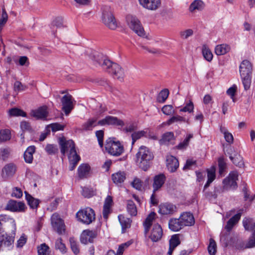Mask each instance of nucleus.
Listing matches in <instances>:
<instances>
[{
    "label": "nucleus",
    "instance_id": "obj_46",
    "mask_svg": "<svg viewBox=\"0 0 255 255\" xmlns=\"http://www.w3.org/2000/svg\"><path fill=\"white\" fill-rule=\"evenodd\" d=\"M146 132L144 130H140L138 131H134L131 134L132 142L131 144L133 145L135 142L140 138L141 137L144 136Z\"/></svg>",
    "mask_w": 255,
    "mask_h": 255
},
{
    "label": "nucleus",
    "instance_id": "obj_4",
    "mask_svg": "<svg viewBox=\"0 0 255 255\" xmlns=\"http://www.w3.org/2000/svg\"><path fill=\"white\" fill-rule=\"evenodd\" d=\"M114 139L113 138H109L107 139L105 148L110 154L118 156L124 152V148L123 145L119 141H115Z\"/></svg>",
    "mask_w": 255,
    "mask_h": 255
},
{
    "label": "nucleus",
    "instance_id": "obj_34",
    "mask_svg": "<svg viewBox=\"0 0 255 255\" xmlns=\"http://www.w3.org/2000/svg\"><path fill=\"white\" fill-rule=\"evenodd\" d=\"M126 208L128 214L130 216L135 217L137 215V208L133 201L131 200L127 201Z\"/></svg>",
    "mask_w": 255,
    "mask_h": 255
},
{
    "label": "nucleus",
    "instance_id": "obj_18",
    "mask_svg": "<svg viewBox=\"0 0 255 255\" xmlns=\"http://www.w3.org/2000/svg\"><path fill=\"white\" fill-rule=\"evenodd\" d=\"M253 66L251 63L247 60H243L240 66L241 76H252Z\"/></svg>",
    "mask_w": 255,
    "mask_h": 255
},
{
    "label": "nucleus",
    "instance_id": "obj_5",
    "mask_svg": "<svg viewBox=\"0 0 255 255\" xmlns=\"http://www.w3.org/2000/svg\"><path fill=\"white\" fill-rule=\"evenodd\" d=\"M78 221L85 225H89L95 220V213L93 209L87 207L79 210L76 213Z\"/></svg>",
    "mask_w": 255,
    "mask_h": 255
},
{
    "label": "nucleus",
    "instance_id": "obj_14",
    "mask_svg": "<svg viewBox=\"0 0 255 255\" xmlns=\"http://www.w3.org/2000/svg\"><path fill=\"white\" fill-rule=\"evenodd\" d=\"M98 124L100 126L117 125L123 127L125 125L124 122L122 120L111 116H107L105 118L99 121Z\"/></svg>",
    "mask_w": 255,
    "mask_h": 255
},
{
    "label": "nucleus",
    "instance_id": "obj_60",
    "mask_svg": "<svg viewBox=\"0 0 255 255\" xmlns=\"http://www.w3.org/2000/svg\"><path fill=\"white\" fill-rule=\"evenodd\" d=\"M45 149L49 154H54L58 151L56 146L53 144H47Z\"/></svg>",
    "mask_w": 255,
    "mask_h": 255
},
{
    "label": "nucleus",
    "instance_id": "obj_19",
    "mask_svg": "<svg viewBox=\"0 0 255 255\" xmlns=\"http://www.w3.org/2000/svg\"><path fill=\"white\" fill-rule=\"evenodd\" d=\"M162 229L158 224H154L152 227L150 239L152 242H156L160 240L162 236Z\"/></svg>",
    "mask_w": 255,
    "mask_h": 255
},
{
    "label": "nucleus",
    "instance_id": "obj_43",
    "mask_svg": "<svg viewBox=\"0 0 255 255\" xmlns=\"http://www.w3.org/2000/svg\"><path fill=\"white\" fill-rule=\"evenodd\" d=\"M219 173L221 176H223L227 168V164L222 157L218 159Z\"/></svg>",
    "mask_w": 255,
    "mask_h": 255
},
{
    "label": "nucleus",
    "instance_id": "obj_61",
    "mask_svg": "<svg viewBox=\"0 0 255 255\" xmlns=\"http://www.w3.org/2000/svg\"><path fill=\"white\" fill-rule=\"evenodd\" d=\"M55 248L62 252L65 251L66 247L65 244L62 242L61 238H59L56 240L55 242Z\"/></svg>",
    "mask_w": 255,
    "mask_h": 255
},
{
    "label": "nucleus",
    "instance_id": "obj_44",
    "mask_svg": "<svg viewBox=\"0 0 255 255\" xmlns=\"http://www.w3.org/2000/svg\"><path fill=\"white\" fill-rule=\"evenodd\" d=\"M241 77L244 90L245 91L249 90L251 85L252 76H241Z\"/></svg>",
    "mask_w": 255,
    "mask_h": 255
},
{
    "label": "nucleus",
    "instance_id": "obj_31",
    "mask_svg": "<svg viewBox=\"0 0 255 255\" xmlns=\"http://www.w3.org/2000/svg\"><path fill=\"white\" fill-rule=\"evenodd\" d=\"M175 140L174 133L173 132H167L164 133L162 138L160 140V143L163 144H168L172 143Z\"/></svg>",
    "mask_w": 255,
    "mask_h": 255
},
{
    "label": "nucleus",
    "instance_id": "obj_53",
    "mask_svg": "<svg viewBox=\"0 0 255 255\" xmlns=\"http://www.w3.org/2000/svg\"><path fill=\"white\" fill-rule=\"evenodd\" d=\"M13 88L15 92H18L25 91L27 89V87L22 84L20 82L17 81L14 83Z\"/></svg>",
    "mask_w": 255,
    "mask_h": 255
},
{
    "label": "nucleus",
    "instance_id": "obj_23",
    "mask_svg": "<svg viewBox=\"0 0 255 255\" xmlns=\"http://www.w3.org/2000/svg\"><path fill=\"white\" fill-rule=\"evenodd\" d=\"M91 167L88 164L83 163L78 168V175L80 179H84L90 176Z\"/></svg>",
    "mask_w": 255,
    "mask_h": 255
},
{
    "label": "nucleus",
    "instance_id": "obj_47",
    "mask_svg": "<svg viewBox=\"0 0 255 255\" xmlns=\"http://www.w3.org/2000/svg\"><path fill=\"white\" fill-rule=\"evenodd\" d=\"M8 113L11 116H21L23 117H26V113L23 111L18 108H12L9 110Z\"/></svg>",
    "mask_w": 255,
    "mask_h": 255
},
{
    "label": "nucleus",
    "instance_id": "obj_21",
    "mask_svg": "<svg viewBox=\"0 0 255 255\" xmlns=\"http://www.w3.org/2000/svg\"><path fill=\"white\" fill-rule=\"evenodd\" d=\"M179 219L184 227L185 226H192L195 223L194 216L190 212H184L182 213L180 215Z\"/></svg>",
    "mask_w": 255,
    "mask_h": 255
},
{
    "label": "nucleus",
    "instance_id": "obj_26",
    "mask_svg": "<svg viewBox=\"0 0 255 255\" xmlns=\"http://www.w3.org/2000/svg\"><path fill=\"white\" fill-rule=\"evenodd\" d=\"M205 4L201 0H195L190 5L189 10L191 13L201 11L204 8Z\"/></svg>",
    "mask_w": 255,
    "mask_h": 255
},
{
    "label": "nucleus",
    "instance_id": "obj_62",
    "mask_svg": "<svg viewBox=\"0 0 255 255\" xmlns=\"http://www.w3.org/2000/svg\"><path fill=\"white\" fill-rule=\"evenodd\" d=\"M132 186L133 188L138 190H141L142 184L141 181L138 178H135L132 181Z\"/></svg>",
    "mask_w": 255,
    "mask_h": 255
},
{
    "label": "nucleus",
    "instance_id": "obj_63",
    "mask_svg": "<svg viewBox=\"0 0 255 255\" xmlns=\"http://www.w3.org/2000/svg\"><path fill=\"white\" fill-rule=\"evenodd\" d=\"M193 34V31L191 29H188L181 31L180 33V36L183 39H187L189 37L192 36Z\"/></svg>",
    "mask_w": 255,
    "mask_h": 255
},
{
    "label": "nucleus",
    "instance_id": "obj_7",
    "mask_svg": "<svg viewBox=\"0 0 255 255\" xmlns=\"http://www.w3.org/2000/svg\"><path fill=\"white\" fill-rule=\"evenodd\" d=\"M243 224L246 230L252 231L253 233L248 243L246 244L245 247H243L241 248L245 249L255 247V222L252 223V219L246 218L243 220Z\"/></svg>",
    "mask_w": 255,
    "mask_h": 255
},
{
    "label": "nucleus",
    "instance_id": "obj_36",
    "mask_svg": "<svg viewBox=\"0 0 255 255\" xmlns=\"http://www.w3.org/2000/svg\"><path fill=\"white\" fill-rule=\"evenodd\" d=\"M118 219L122 226L123 231L126 230L127 229L129 228L130 227L131 220L130 219L126 218L123 215H119Z\"/></svg>",
    "mask_w": 255,
    "mask_h": 255
},
{
    "label": "nucleus",
    "instance_id": "obj_41",
    "mask_svg": "<svg viewBox=\"0 0 255 255\" xmlns=\"http://www.w3.org/2000/svg\"><path fill=\"white\" fill-rule=\"evenodd\" d=\"M220 131L224 134L226 141L231 144L233 142L234 137L232 134L228 132V130L224 127H220Z\"/></svg>",
    "mask_w": 255,
    "mask_h": 255
},
{
    "label": "nucleus",
    "instance_id": "obj_8",
    "mask_svg": "<svg viewBox=\"0 0 255 255\" xmlns=\"http://www.w3.org/2000/svg\"><path fill=\"white\" fill-rule=\"evenodd\" d=\"M238 176L237 171H231L223 181V189L226 190L236 189L238 186L236 181L238 180Z\"/></svg>",
    "mask_w": 255,
    "mask_h": 255
},
{
    "label": "nucleus",
    "instance_id": "obj_3",
    "mask_svg": "<svg viewBox=\"0 0 255 255\" xmlns=\"http://www.w3.org/2000/svg\"><path fill=\"white\" fill-rule=\"evenodd\" d=\"M102 11L103 22L110 29H116L118 26V23L111 7L109 5H104Z\"/></svg>",
    "mask_w": 255,
    "mask_h": 255
},
{
    "label": "nucleus",
    "instance_id": "obj_55",
    "mask_svg": "<svg viewBox=\"0 0 255 255\" xmlns=\"http://www.w3.org/2000/svg\"><path fill=\"white\" fill-rule=\"evenodd\" d=\"M215 172L216 168L215 166H212L210 169H207V177L210 182H213L215 179Z\"/></svg>",
    "mask_w": 255,
    "mask_h": 255
},
{
    "label": "nucleus",
    "instance_id": "obj_49",
    "mask_svg": "<svg viewBox=\"0 0 255 255\" xmlns=\"http://www.w3.org/2000/svg\"><path fill=\"white\" fill-rule=\"evenodd\" d=\"M169 95V91L167 89H164L160 91L157 97V100L159 102L163 103L167 99Z\"/></svg>",
    "mask_w": 255,
    "mask_h": 255
},
{
    "label": "nucleus",
    "instance_id": "obj_20",
    "mask_svg": "<svg viewBox=\"0 0 255 255\" xmlns=\"http://www.w3.org/2000/svg\"><path fill=\"white\" fill-rule=\"evenodd\" d=\"M166 167L170 172H174L179 167L178 159L172 155L166 156Z\"/></svg>",
    "mask_w": 255,
    "mask_h": 255
},
{
    "label": "nucleus",
    "instance_id": "obj_16",
    "mask_svg": "<svg viewBox=\"0 0 255 255\" xmlns=\"http://www.w3.org/2000/svg\"><path fill=\"white\" fill-rule=\"evenodd\" d=\"M166 179V177L163 173L154 176L152 184L153 193H155L161 188L165 183Z\"/></svg>",
    "mask_w": 255,
    "mask_h": 255
},
{
    "label": "nucleus",
    "instance_id": "obj_28",
    "mask_svg": "<svg viewBox=\"0 0 255 255\" xmlns=\"http://www.w3.org/2000/svg\"><path fill=\"white\" fill-rule=\"evenodd\" d=\"M99 125L98 124L97 119L95 118L89 119L86 122L83 124L82 128L83 130H92L93 128Z\"/></svg>",
    "mask_w": 255,
    "mask_h": 255
},
{
    "label": "nucleus",
    "instance_id": "obj_35",
    "mask_svg": "<svg viewBox=\"0 0 255 255\" xmlns=\"http://www.w3.org/2000/svg\"><path fill=\"white\" fill-rule=\"evenodd\" d=\"M126 178V174L125 172L119 171L112 175V179L113 182L116 184H121Z\"/></svg>",
    "mask_w": 255,
    "mask_h": 255
},
{
    "label": "nucleus",
    "instance_id": "obj_42",
    "mask_svg": "<svg viewBox=\"0 0 255 255\" xmlns=\"http://www.w3.org/2000/svg\"><path fill=\"white\" fill-rule=\"evenodd\" d=\"M16 167L15 165L10 163L6 165L2 169V172H5L7 176H12L15 173Z\"/></svg>",
    "mask_w": 255,
    "mask_h": 255
},
{
    "label": "nucleus",
    "instance_id": "obj_64",
    "mask_svg": "<svg viewBox=\"0 0 255 255\" xmlns=\"http://www.w3.org/2000/svg\"><path fill=\"white\" fill-rule=\"evenodd\" d=\"M236 90L237 87L236 86H233L228 89L227 91V94L231 97L234 102H235L234 97L236 92Z\"/></svg>",
    "mask_w": 255,
    "mask_h": 255
},
{
    "label": "nucleus",
    "instance_id": "obj_54",
    "mask_svg": "<svg viewBox=\"0 0 255 255\" xmlns=\"http://www.w3.org/2000/svg\"><path fill=\"white\" fill-rule=\"evenodd\" d=\"M202 54L204 58L208 61H211L213 59V54L209 48L204 47L202 49Z\"/></svg>",
    "mask_w": 255,
    "mask_h": 255
},
{
    "label": "nucleus",
    "instance_id": "obj_13",
    "mask_svg": "<svg viewBox=\"0 0 255 255\" xmlns=\"http://www.w3.org/2000/svg\"><path fill=\"white\" fill-rule=\"evenodd\" d=\"M97 236V232L95 230H85L81 234L80 240L84 244L93 243Z\"/></svg>",
    "mask_w": 255,
    "mask_h": 255
},
{
    "label": "nucleus",
    "instance_id": "obj_12",
    "mask_svg": "<svg viewBox=\"0 0 255 255\" xmlns=\"http://www.w3.org/2000/svg\"><path fill=\"white\" fill-rule=\"evenodd\" d=\"M29 115L36 120H45L48 117L47 107L43 106L38 108L31 110Z\"/></svg>",
    "mask_w": 255,
    "mask_h": 255
},
{
    "label": "nucleus",
    "instance_id": "obj_15",
    "mask_svg": "<svg viewBox=\"0 0 255 255\" xmlns=\"http://www.w3.org/2000/svg\"><path fill=\"white\" fill-rule=\"evenodd\" d=\"M61 103L63 111L68 115L74 108L72 96L69 94L64 95L61 99Z\"/></svg>",
    "mask_w": 255,
    "mask_h": 255
},
{
    "label": "nucleus",
    "instance_id": "obj_51",
    "mask_svg": "<svg viewBox=\"0 0 255 255\" xmlns=\"http://www.w3.org/2000/svg\"><path fill=\"white\" fill-rule=\"evenodd\" d=\"M69 242L71 250L75 255H77L79 253L78 243L75 241L74 238H70Z\"/></svg>",
    "mask_w": 255,
    "mask_h": 255
},
{
    "label": "nucleus",
    "instance_id": "obj_22",
    "mask_svg": "<svg viewBox=\"0 0 255 255\" xmlns=\"http://www.w3.org/2000/svg\"><path fill=\"white\" fill-rule=\"evenodd\" d=\"M143 7L150 10H155L160 5V0H138Z\"/></svg>",
    "mask_w": 255,
    "mask_h": 255
},
{
    "label": "nucleus",
    "instance_id": "obj_17",
    "mask_svg": "<svg viewBox=\"0 0 255 255\" xmlns=\"http://www.w3.org/2000/svg\"><path fill=\"white\" fill-rule=\"evenodd\" d=\"M176 211V207L170 203L161 204L159 206L158 213L161 215H170Z\"/></svg>",
    "mask_w": 255,
    "mask_h": 255
},
{
    "label": "nucleus",
    "instance_id": "obj_38",
    "mask_svg": "<svg viewBox=\"0 0 255 255\" xmlns=\"http://www.w3.org/2000/svg\"><path fill=\"white\" fill-rule=\"evenodd\" d=\"M228 153L229 154L230 159L235 165L239 167H241L244 165L243 158L240 154L235 153L234 156H233L229 152Z\"/></svg>",
    "mask_w": 255,
    "mask_h": 255
},
{
    "label": "nucleus",
    "instance_id": "obj_2",
    "mask_svg": "<svg viewBox=\"0 0 255 255\" xmlns=\"http://www.w3.org/2000/svg\"><path fill=\"white\" fill-rule=\"evenodd\" d=\"M135 162L138 166L146 171L150 168L154 155L147 147L141 145L135 154Z\"/></svg>",
    "mask_w": 255,
    "mask_h": 255
},
{
    "label": "nucleus",
    "instance_id": "obj_45",
    "mask_svg": "<svg viewBox=\"0 0 255 255\" xmlns=\"http://www.w3.org/2000/svg\"><path fill=\"white\" fill-rule=\"evenodd\" d=\"M10 137V131L9 129H5L0 130V142L8 140Z\"/></svg>",
    "mask_w": 255,
    "mask_h": 255
},
{
    "label": "nucleus",
    "instance_id": "obj_59",
    "mask_svg": "<svg viewBox=\"0 0 255 255\" xmlns=\"http://www.w3.org/2000/svg\"><path fill=\"white\" fill-rule=\"evenodd\" d=\"M162 111L166 115H171L174 113L173 107L170 105H165L162 108Z\"/></svg>",
    "mask_w": 255,
    "mask_h": 255
},
{
    "label": "nucleus",
    "instance_id": "obj_37",
    "mask_svg": "<svg viewBox=\"0 0 255 255\" xmlns=\"http://www.w3.org/2000/svg\"><path fill=\"white\" fill-rule=\"evenodd\" d=\"M230 47L227 44L218 45L215 48V52L217 55H222L229 51Z\"/></svg>",
    "mask_w": 255,
    "mask_h": 255
},
{
    "label": "nucleus",
    "instance_id": "obj_57",
    "mask_svg": "<svg viewBox=\"0 0 255 255\" xmlns=\"http://www.w3.org/2000/svg\"><path fill=\"white\" fill-rule=\"evenodd\" d=\"M104 132L103 130H97L96 132V136L98 139V143L101 147L103 146V138Z\"/></svg>",
    "mask_w": 255,
    "mask_h": 255
},
{
    "label": "nucleus",
    "instance_id": "obj_10",
    "mask_svg": "<svg viewBox=\"0 0 255 255\" xmlns=\"http://www.w3.org/2000/svg\"><path fill=\"white\" fill-rule=\"evenodd\" d=\"M51 225L53 229L59 235L65 233V225L63 220L57 214H53L51 217Z\"/></svg>",
    "mask_w": 255,
    "mask_h": 255
},
{
    "label": "nucleus",
    "instance_id": "obj_52",
    "mask_svg": "<svg viewBox=\"0 0 255 255\" xmlns=\"http://www.w3.org/2000/svg\"><path fill=\"white\" fill-rule=\"evenodd\" d=\"M132 243L131 241H129L120 245L117 252L118 255H122L125 250H126Z\"/></svg>",
    "mask_w": 255,
    "mask_h": 255
},
{
    "label": "nucleus",
    "instance_id": "obj_27",
    "mask_svg": "<svg viewBox=\"0 0 255 255\" xmlns=\"http://www.w3.org/2000/svg\"><path fill=\"white\" fill-rule=\"evenodd\" d=\"M35 146L31 145L28 146L25 151L23 157L25 162L27 163H31L33 161V154L35 152Z\"/></svg>",
    "mask_w": 255,
    "mask_h": 255
},
{
    "label": "nucleus",
    "instance_id": "obj_29",
    "mask_svg": "<svg viewBox=\"0 0 255 255\" xmlns=\"http://www.w3.org/2000/svg\"><path fill=\"white\" fill-rule=\"evenodd\" d=\"M25 199L29 207L33 209H37L40 202L39 200L34 198L26 191L25 192Z\"/></svg>",
    "mask_w": 255,
    "mask_h": 255
},
{
    "label": "nucleus",
    "instance_id": "obj_6",
    "mask_svg": "<svg viewBox=\"0 0 255 255\" xmlns=\"http://www.w3.org/2000/svg\"><path fill=\"white\" fill-rule=\"evenodd\" d=\"M61 153L65 155L66 152H69L68 155H73L77 153L75 145L72 140H66L65 138H60L59 140Z\"/></svg>",
    "mask_w": 255,
    "mask_h": 255
},
{
    "label": "nucleus",
    "instance_id": "obj_24",
    "mask_svg": "<svg viewBox=\"0 0 255 255\" xmlns=\"http://www.w3.org/2000/svg\"><path fill=\"white\" fill-rule=\"evenodd\" d=\"M0 245L1 247L7 248L8 250H10L13 247L14 237L10 236L7 234L2 235V239H0Z\"/></svg>",
    "mask_w": 255,
    "mask_h": 255
},
{
    "label": "nucleus",
    "instance_id": "obj_9",
    "mask_svg": "<svg viewBox=\"0 0 255 255\" xmlns=\"http://www.w3.org/2000/svg\"><path fill=\"white\" fill-rule=\"evenodd\" d=\"M128 25L130 29L140 36L144 35V30L139 20L132 16H128L127 18Z\"/></svg>",
    "mask_w": 255,
    "mask_h": 255
},
{
    "label": "nucleus",
    "instance_id": "obj_48",
    "mask_svg": "<svg viewBox=\"0 0 255 255\" xmlns=\"http://www.w3.org/2000/svg\"><path fill=\"white\" fill-rule=\"evenodd\" d=\"M208 251L210 255H215L217 252V245L216 242L213 239H210L209 245L208 247Z\"/></svg>",
    "mask_w": 255,
    "mask_h": 255
},
{
    "label": "nucleus",
    "instance_id": "obj_1",
    "mask_svg": "<svg viewBox=\"0 0 255 255\" xmlns=\"http://www.w3.org/2000/svg\"><path fill=\"white\" fill-rule=\"evenodd\" d=\"M90 57L94 64L100 66L102 69L112 75L115 78L122 80L125 76L124 69L119 64L113 63L103 54L94 51Z\"/></svg>",
    "mask_w": 255,
    "mask_h": 255
},
{
    "label": "nucleus",
    "instance_id": "obj_58",
    "mask_svg": "<svg viewBox=\"0 0 255 255\" xmlns=\"http://www.w3.org/2000/svg\"><path fill=\"white\" fill-rule=\"evenodd\" d=\"M10 153L9 148L0 149V158L3 160H5L8 157Z\"/></svg>",
    "mask_w": 255,
    "mask_h": 255
},
{
    "label": "nucleus",
    "instance_id": "obj_25",
    "mask_svg": "<svg viewBox=\"0 0 255 255\" xmlns=\"http://www.w3.org/2000/svg\"><path fill=\"white\" fill-rule=\"evenodd\" d=\"M179 219L172 218L168 222L169 228L173 232H177L182 229L184 227Z\"/></svg>",
    "mask_w": 255,
    "mask_h": 255
},
{
    "label": "nucleus",
    "instance_id": "obj_50",
    "mask_svg": "<svg viewBox=\"0 0 255 255\" xmlns=\"http://www.w3.org/2000/svg\"><path fill=\"white\" fill-rule=\"evenodd\" d=\"M180 244V241L178 235L172 236L169 240V246L176 248Z\"/></svg>",
    "mask_w": 255,
    "mask_h": 255
},
{
    "label": "nucleus",
    "instance_id": "obj_30",
    "mask_svg": "<svg viewBox=\"0 0 255 255\" xmlns=\"http://www.w3.org/2000/svg\"><path fill=\"white\" fill-rule=\"evenodd\" d=\"M155 216V213L154 212L150 213L143 222L144 234L145 235H146L149 232V229L152 225V222L154 219Z\"/></svg>",
    "mask_w": 255,
    "mask_h": 255
},
{
    "label": "nucleus",
    "instance_id": "obj_56",
    "mask_svg": "<svg viewBox=\"0 0 255 255\" xmlns=\"http://www.w3.org/2000/svg\"><path fill=\"white\" fill-rule=\"evenodd\" d=\"M137 128V124L135 123L132 122L127 124L123 130L125 132H131L136 130Z\"/></svg>",
    "mask_w": 255,
    "mask_h": 255
},
{
    "label": "nucleus",
    "instance_id": "obj_39",
    "mask_svg": "<svg viewBox=\"0 0 255 255\" xmlns=\"http://www.w3.org/2000/svg\"><path fill=\"white\" fill-rule=\"evenodd\" d=\"M68 159L70 162L69 170H73L76 167L78 162L80 160V157L77 154L73 155H68Z\"/></svg>",
    "mask_w": 255,
    "mask_h": 255
},
{
    "label": "nucleus",
    "instance_id": "obj_40",
    "mask_svg": "<svg viewBox=\"0 0 255 255\" xmlns=\"http://www.w3.org/2000/svg\"><path fill=\"white\" fill-rule=\"evenodd\" d=\"M38 255H51L49 247L45 243L37 247Z\"/></svg>",
    "mask_w": 255,
    "mask_h": 255
},
{
    "label": "nucleus",
    "instance_id": "obj_33",
    "mask_svg": "<svg viewBox=\"0 0 255 255\" xmlns=\"http://www.w3.org/2000/svg\"><path fill=\"white\" fill-rule=\"evenodd\" d=\"M241 213H237L232 217L227 222L225 229L228 232H230L234 226L238 222L241 217Z\"/></svg>",
    "mask_w": 255,
    "mask_h": 255
},
{
    "label": "nucleus",
    "instance_id": "obj_11",
    "mask_svg": "<svg viewBox=\"0 0 255 255\" xmlns=\"http://www.w3.org/2000/svg\"><path fill=\"white\" fill-rule=\"evenodd\" d=\"M26 208V206L23 202L13 200H9L5 208L6 210L13 212H23L25 211Z\"/></svg>",
    "mask_w": 255,
    "mask_h": 255
},
{
    "label": "nucleus",
    "instance_id": "obj_32",
    "mask_svg": "<svg viewBox=\"0 0 255 255\" xmlns=\"http://www.w3.org/2000/svg\"><path fill=\"white\" fill-rule=\"evenodd\" d=\"M241 213H237L232 217L227 222L225 229L228 232H230L234 226L238 222L241 217Z\"/></svg>",
    "mask_w": 255,
    "mask_h": 255
}]
</instances>
